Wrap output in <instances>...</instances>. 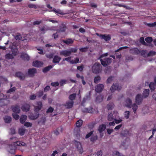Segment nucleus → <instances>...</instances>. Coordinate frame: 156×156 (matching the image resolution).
<instances>
[{"instance_id": "52", "label": "nucleus", "mask_w": 156, "mask_h": 156, "mask_svg": "<svg viewBox=\"0 0 156 156\" xmlns=\"http://www.w3.org/2000/svg\"><path fill=\"white\" fill-rule=\"evenodd\" d=\"M140 42L142 44L146 45V44L145 42L144 39L143 37H141L140 39Z\"/></svg>"}, {"instance_id": "28", "label": "nucleus", "mask_w": 156, "mask_h": 156, "mask_svg": "<svg viewBox=\"0 0 156 156\" xmlns=\"http://www.w3.org/2000/svg\"><path fill=\"white\" fill-rule=\"evenodd\" d=\"M149 91L148 89H145L144 90L142 96L144 98L147 97L149 95Z\"/></svg>"}, {"instance_id": "51", "label": "nucleus", "mask_w": 156, "mask_h": 156, "mask_svg": "<svg viewBox=\"0 0 156 156\" xmlns=\"http://www.w3.org/2000/svg\"><path fill=\"white\" fill-rule=\"evenodd\" d=\"M17 113H14L12 114V116L16 120H17L19 119L20 118V116L17 115Z\"/></svg>"}, {"instance_id": "6", "label": "nucleus", "mask_w": 156, "mask_h": 156, "mask_svg": "<svg viewBox=\"0 0 156 156\" xmlns=\"http://www.w3.org/2000/svg\"><path fill=\"white\" fill-rule=\"evenodd\" d=\"M96 34L100 37L101 39H103L105 41H108L111 39V36L110 34L106 35L105 34H99L98 33H96Z\"/></svg>"}, {"instance_id": "20", "label": "nucleus", "mask_w": 156, "mask_h": 156, "mask_svg": "<svg viewBox=\"0 0 156 156\" xmlns=\"http://www.w3.org/2000/svg\"><path fill=\"white\" fill-rule=\"evenodd\" d=\"M36 70L35 68L30 69L28 72V75L33 76L35 73H36Z\"/></svg>"}, {"instance_id": "44", "label": "nucleus", "mask_w": 156, "mask_h": 156, "mask_svg": "<svg viewBox=\"0 0 156 156\" xmlns=\"http://www.w3.org/2000/svg\"><path fill=\"white\" fill-rule=\"evenodd\" d=\"M101 80V77L99 76H97L94 78V82L97 84L98 83V82Z\"/></svg>"}, {"instance_id": "31", "label": "nucleus", "mask_w": 156, "mask_h": 156, "mask_svg": "<svg viewBox=\"0 0 156 156\" xmlns=\"http://www.w3.org/2000/svg\"><path fill=\"white\" fill-rule=\"evenodd\" d=\"M103 99V96L102 95L98 96L96 98V101L98 102H101Z\"/></svg>"}, {"instance_id": "54", "label": "nucleus", "mask_w": 156, "mask_h": 156, "mask_svg": "<svg viewBox=\"0 0 156 156\" xmlns=\"http://www.w3.org/2000/svg\"><path fill=\"white\" fill-rule=\"evenodd\" d=\"M129 111H126L125 112L124 116L125 118L128 119L129 118Z\"/></svg>"}, {"instance_id": "1", "label": "nucleus", "mask_w": 156, "mask_h": 156, "mask_svg": "<svg viewBox=\"0 0 156 156\" xmlns=\"http://www.w3.org/2000/svg\"><path fill=\"white\" fill-rule=\"evenodd\" d=\"M16 138L15 137H12L10 138L11 142L12 143V144L11 145V146H12L13 149L14 150L16 149V146H25L26 145V143L24 142L20 141H17Z\"/></svg>"}, {"instance_id": "58", "label": "nucleus", "mask_w": 156, "mask_h": 156, "mask_svg": "<svg viewBox=\"0 0 156 156\" xmlns=\"http://www.w3.org/2000/svg\"><path fill=\"white\" fill-rule=\"evenodd\" d=\"M79 79H80L81 80V81L83 84L84 85H85L86 82L84 80V77L83 76H81L79 75Z\"/></svg>"}, {"instance_id": "53", "label": "nucleus", "mask_w": 156, "mask_h": 156, "mask_svg": "<svg viewBox=\"0 0 156 156\" xmlns=\"http://www.w3.org/2000/svg\"><path fill=\"white\" fill-rule=\"evenodd\" d=\"M24 124V126L27 127H30L32 125V124L31 123L28 122H26Z\"/></svg>"}, {"instance_id": "57", "label": "nucleus", "mask_w": 156, "mask_h": 156, "mask_svg": "<svg viewBox=\"0 0 156 156\" xmlns=\"http://www.w3.org/2000/svg\"><path fill=\"white\" fill-rule=\"evenodd\" d=\"M113 154L114 155H115L116 156H124L122 154L120 153L118 151H115Z\"/></svg>"}, {"instance_id": "63", "label": "nucleus", "mask_w": 156, "mask_h": 156, "mask_svg": "<svg viewBox=\"0 0 156 156\" xmlns=\"http://www.w3.org/2000/svg\"><path fill=\"white\" fill-rule=\"evenodd\" d=\"M113 78V77L112 76H111L110 77H109L108 79H107V83L108 84L110 83L112 80V78Z\"/></svg>"}, {"instance_id": "62", "label": "nucleus", "mask_w": 156, "mask_h": 156, "mask_svg": "<svg viewBox=\"0 0 156 156\" xmlns=\"http://www.w3.org/2000/svg\"><path fill=\"white\" fill-rule=\"evenodd\" d=\"M51 84L52 86L55 87L58 86L59 85V83L58 82H56L51 83Z\"/></svg>"}, {"instance_id": "11", "label": "nucleus", "mask_w": 156, "mask_h": 156, "mask_svg": "<svg viewBox=\"0 0 156 156\" xmlns=\"http://www.w3.org/2000/svg\"><path fill=\"white\" fill-rule=\"evenodd\" d=\"M104 86L103 84L97 85L95 87V91L97 92L100 93L103 90Z\"/></svg>"}, {"instance_id": "27", "label": "nucleus", "mask_w": 156, "mask_h": 156, "mask_svg": "<svg viewBox=\"0 0 156 156\" xmlns=\"http://www.w3.org/2000/svg\"><path fill=\"white\" fill-rule=\"evenodd\" d=\"M106 128V126L105 124H102L99 126L98 130L100 133H101L104 131Z\"/></svg>"}, {"instance_id": "43", "label": "nucleus", "mask_w": 156, "mask_h": 156, "mask_svg": "<svg viewBox=\"0 0 156 156\" xmlns=\"http://www.w3.org/2000/svg\"><path fill=\"white\" fill-rule=\"evenodd\" d=\"M98 139V136L96 135L95 136H92L90 138V141L94 142Z\"/></svg>"}, {"instance_id": "10", "label": "nucleus", "mask_w": 156, "mask_h": 156, "mask_svg": "<svg viewBox=\"0 0 156 156\" xmlns=\"http://www.w3.org/2000/svg\"><path fill=\"white\" fill-rule=\"evenodd\" d=\"M11 108L12 111L14 113H19L20 111V106L18 105L12 106Z\"/></svg>"}, {"instance_id": "55", "label": "nucleus", "mask_w": 156, "mask_h": 156, "mask_svg": "<svg viewBox=\"0 0 156 156\" xmlns=\"http://www.w3.org/2000/svg\"><path fill=\"white\" fill-rule=\"evenodd\" d=\"M147 25L150 27H153L156 26V22L153 23H147Z\"/></svg>"}, {"instance_id": "47", "label": "nucleus", "mask_w": 156, "mask_h": 156, "mask_svg": "<svg viewBox=\"0 0 156 156\" xmlns=\"http://www.w3.org/2000/svg\"><path fill=\"white\" fill-rule=\"evenodd\" d=\"M156 54V52L153 51H150L147 54V56H153L154 55Z\"/></svg>"}, {"instance_id": "17", "label": "nucleus", "mask_w": 156, "mask_h": 156, "mask_svg": "<svg viewBox=\"0 0 156 156\" xmlns=\"http://www.w3.org/2000/svg\"><path fill=\"white\" fill-rule=\"evenodd\" d=\"M60 55H63L65 57L69 56L71 55L70 52L68 50H63L60 52Z\"/></svg>"}, {"instance_id": "14", "label": "nucleus", "mask_w": 156, "mask_h": 156, "mask_svg": "<svg viewBox=\"0 0 156 156\" xmlns=\"http://www.w3.org/2000/svg\"><path fill=\"white\" fill-rule=\"evenodd\" d=\"M15 75L16 77L19 78L21 80H24L25 78V75L20 72H17Z\"/></svg>"}, {"instance_id": "48", "label": "nucleus", "mask_w": 156, "mask_h": 156, "mask_svg": "<svg viewBox=\"0 0 156 156\" xmlns=\"http://www.w3.org/2000/svg\"><path fill=\"white\" fill-rule=\"evenodd\" d=\"M49 30V28L47 27L46 26H43L42 28H41L40 29V30L41 31L43 32V33L44 34L45 33V32L44 31H47L48 30Z\"/></svg>"}, {"instance_id": "18", "label": "nucleus", "mask_w": 156, "mask_h": 156, "mask_svg": "<svg viewBox=\"0 0 156 156\" xmlns=\"http://www.w3.org/2000/svg\"><path fill=\"white\" fill-rule=\"evenodd\" d=\"M46 121V118L44 117H42L38 121V124L40 126L44 125Z\"/></svg>"}, {"instance_id": "33", "label": "nucleus", "mask_w": 156, "mask_h": 156, "mask_svg": "<svg viewBox=\"0 0 156 156\" xmlns=\"http://www.w3.org/2000/svg\"><path fill=\"white\" fill-rule=\"evenodd\" d=\"M26 131V129L23 128H20L19 129V134L22 136L24 135Z\"/></svg>"}, {"instance_id": "40", "label": "nucleus", "mask_w": 156, "mask_h": 156, "mask_svg": "<svg viewBox=\"0 0 156 156\" xmlns=\"http://www.w3.org/2000/svg\"><path fill=\"white\" fill-rule=\"evenodd\" d=\"M114 106L113 103H110L107 105V107L108 110H111L113 108Z\"/></svg>"}, {"instance_id": "9", "label": "nucleus", "mask_w": 156, "mask_h": 156, "mask_svg": "<svg viewBox=\"0 0 156 156\" xmlns=\"http://www.w3.org/2000/svg\"><path fill=\"white\" fill-rule=\"evenodd\" d=\"M121 89V87L119 86L118 84L113 83L110 88V90L112 92H114L115 90H119Z\"/></svg>"}, {"instance_id": "50", "label": "nucleus", "mask_w": 156, "mask_h": 156, "mask_svg": "<svg viewBox=\"0 0 156 156\" xmlns=\"http://www.w3.org/2000/svg\"><path fill=\"white\" fill-rule=\"evenodd\" d=\"M133 107V109L134 113H136V111L137 109V106L136 105V104H134L133 105H132Z\"/></svg>"}, {"instance_id": "42", "label": "nucleus", "mask_w": 156, "mask_h": 156, "mask_svg": "<svg viewBox=\"0 0 156 156\" xmlns=\"http://www.w3.org/2000/svg\"><path fill=\"white\" fill-rule=\"evenodd\" d=\"M113 114L112 113H109L108 115L107 119L109 121H111L113 119Z\"/></svg>"}, {"instance_id": "34", "label": "nucleus", "mask_w": 156, "mask_h": 156, "mask_svg": "<svg viewBox=\"0 0 156 156\" xmlns=\"http://www.w3.org/2000/svg\"><path fill=\"white\" fill-rule=\"evenodd\" d=\"M52 68V66H49L44 68L43 69V72L44 73H46L50 70Z\"/></svg>"}, {"instance_id": "64", "label": "nucleus", "mask_w": 156, "mask_h": 156, "mask_svg": "<svg viewBox=\"0 0 156 156\" xmlns=\"http://www.w3.org/2000/svg\"><path fill=\"white\" fill-rule=\"evenodd\" d=\"M16 90V88L15 87H13L12 88L10 89L9 90H8L7 91V93H9L11 92H12L13 91H14Z\"/></svg>"}, {"instance_id": "23", "label": "nucleus", "mask_w": 156, "mask_h": 156, "mask_svg": "<svg viewBox=\"0 0 156 156\" xmlns=\"http://www.w3.org/2000/svg\"><path fill=\"white\" fill-rule=\"evenodd\" d=\"M130 51L132 54L135 55H138L140 53V51L137 48H132Z\"/></svg>"}, {"instance_id": "35", "label": "nucleus", "mask_w": 156, "mask_h": 156, "mask_svg": "<svg viewBox=\"0 0 156 156\" xmlns=\"http://www.w3.org/2000/svg\"><path fill=\"white\" fill-rule=\"evenodd\" d=\"M50 11H52L53 12L58 14L62 15L63 14V12L59 9H56L55 8H53L52 10Z\"/></svg>"}, {"instance_id": "45", "label": "nucleus", "mask_w": 156, "mask_h": 156, "mask_svg": "<svg viewBox=\"0 0 156 156\" xmlns=\"http://www.w3.org/2000/svg\"><path fill=\"white\" fill-rule=\"evenodd\" d=\"M147 43H150L153 41V39L151 37H148L145 39Z\"/></svg>"}, {"instance_id": "26", "label": "nucleus", "mask_w": 156, "mask_h": 156, "mask_svg": "<svg viewBox=\"0 0 156 156\" xmlns=\"http://www.w3.org/2000/svg\"><path fill=\"white\" fill-rule=\"evenodd\" d=\"M11 50L12 52V54L14 56H16L17 54L18 49L16 47H12L11 48Z\"/></svg>"}, {"instance_id": "16", "label": "nucleus", "mask_w": 156, "mask_h": 156, "mask_svg": "<svg viewBox=\"0 0 156 156\" xmlns=\"http://www.w3.org/2000/svg\"><path fill=\"white\" fill-rule=\"evenodd\" d=\"M94 109L91 107L89 108H84L82 109V112L83 113H92L93 112Z\"/></svg>"}, {"instance_id": "21", "label": "nucleus", "mask_w": 156, "mask_h": 156, "mask_svg": "<svg viewBox=\"0 0 156 156\" xmlns=\"http://www.w3.org/2000/svg\"><path fill=\"white\" fill-rule=\"evenodd\" d=\"M126 107L129 108H130L132 107V102L131 99L129 98H127L126 99Z\"/></svg>"}, {"instance_id": "61", "label": "nucleus", "mask_w": 156, "mask_h": 156, "mask_svg": "<svg viewBox=\"0 0 156 156\" xmlns=\"http://www.w3.org/2000/svg\"><path fill=\"white\" fill-rule=\"evenodd\" d=\"M93 131H91L90 132L88 133L86 135L85 138L87 139L90 137L93 134Z\"/></svg>"}, {"instance_id": "49", "label": "nucleus", "mask_w": 156, "mask_h": 156, "mask_svg": "<svg viewBox=\"0 0 156 156\" xmlns=\"http://www.w3.org/2000/svg\"><path fill=\"white\" fill-rule=\"evenodd\" d=\"M14 38L16 40H20L21 39L22 37L20 34H18L15 36Z\"/></svg>"}, {"instance_id": "56", "label": "nucleus", "mask_w": 156, "mask_h": 156, "mask_svg": "<svg viewBox=\"0 0 156 156\" xmlns=\"http://www.w3.org/2000/svg\"><path fill=\"white\" fill-rule=\"evenodd\" d=\"M88 49V47H84L80 48V50L82 52H86L87 51Z\"/></svg>"}, {"instance_id": "15", "label": "nucleus", "mask_w": 156, "mask_h": 156, "mask_svg": "<svg viewBox=\"0 0 156 156\" xmlns=\"http://www.w3.org/2000/svg\"><path fill=\"white\" fill-rule=\"evenodd\" d=\"M30 105L27 104H25L21 107V109L23 112H27L30 110Z\"/></svg>"}, {"instance_id": "12", "label": "nucleus", "mask_w": 156, "mask_h": 156, "mask_svg": "<svg viewBox=\"0 0 156 156\" xmlns=\"http://www.w3.org/2000/svg\"><path fill=\"white\" fill-rule=\"evenodd\" d=\"M43 62L39 61H35L33 62V66L37 67H41L43 66Z\"/></svg>"}, {"instance_id": "13", "label": "nucleus", "mask_w": 156, "mask_h": 156, "mask_svg": "<svg viewBox=\"0 0 156 156\" xmlns=\"http://www.w3.org/2000/svg\"><path fill=\"white\" fill-rule=\"evenodd\" d=\"M74 101H68L64 105L66 108L69 109L72 108L73 106Z\"/></svg>"}, {"instance_id": "5", "label": "nucleus", "mask_w": 156, "mask_h": 156, "mask_svg": "<svg viewBox=\"0 0 156 156\" xmlns=\"http://www.w3.org/2000/svg\"><path fill=\"white\" fill-rule=\"evenodd\" d=\"M34 111L35 112L39 113L43 107V105L42 102L41 101H37L36 102V105H34Z\"/></svg>"}, {"instance_id": "2", "label": "nucleus", "mask_w": 156, "mask_h": 156, "mask_svg": "<svg viewBox=\"0 0 156 156\" xmlns=\"http://www.w3.org/2000/svg\"><path fill=\"white\" fill-rule=\"evenodd\" d=\"M102 69V67L99 62H95L92 67V71L95 74L100 73Z\"/></svg>"}, {"instance_id": "46", "label": "nucleus", "mask_w": 156, "mask_h": 156, "mask_svg": "<svg viewBox=\"0 0 156 156\" xmlns=\"http://www.w3.org/2000/svg\"><path fill=\"white\" fill-rule=\"evenodd\" d=\"M89 98L88 96H86L84 97L83 99V101H82L81 103V106H84V104L86 102V101Z\"/></svg>"}, {"instance_id": "60", "label": "nucleus", "mask_w": 156, "mask_h": 156, "mask_svg": "<svg viewBox=\"0 0 156 156\" xmlns=\"http://www.w3.org/2000/svg\"><path fill=\"white\" fill-rule=\"evenodd\" d=\"M129 47L127 46H123L122 47H121L119 49H118L117 50H116L115 51V52H119L120 50H122V49H126L128 48Z\"/></svg>"}, {"instance_id": "59", "label": "nucleus", "mask_w": 156, "mask_h": 156, "mask_svg": "<svg viewBox=\"0 0 156 156\" xmlns=\"http://www.w3.org/2000/svg\"><path fill=\"white\" fill-rule=\"evenodd\" d=\"M54 111V109L51 107H49L48 109H47L46 113H51Z\"/></svg>"}, {"instance_id": "29", "label": "nucleus", "mask_w": 156, "mask_h": 156, "mask_svg": "<svg viewBox=\"0 0 156 156\" xmlns=\"http://www.w3.org/2000/svg\"><path fill=\"white\" fill-rule=\"evenodd\" d=\"M3 119L5 122L7 123H9L12 121L11 117L9 116H5L4 118Z\"/></svg>"}, {"instance_id": "25", "label": "nucleus", "mask_w": 156, "mask_h": 156, "mask_svg": "<svg viewBox=\"0 0 156 156\" xmlns=\"http://www.w3.org/2000/svg\"><path fill=\"white\" fill-rule=\"evenodd\" d=\"M27 116L26 115H22L21 116L20 119V121L21 124H24L27 120Z\"/></svg>"}, {"instance_id": "3", "label": "nucleus", "mask_w": 156, "mask_h": 156, "mask_svg": "<svg viewBox=\"0 0 156 156\" xmlns=\"http://www.w3.org/2000/svg\"><path fill=\"white\" fill-rule=\"evenodd\" d=\"M8 103V101L5 98L4 94L2 93H0V106H2L6 105Z\"/></svg>"}, {"instance_id": "19", "label": "nucleus", "mask_w": 156, "mask_h": 156, "mask_svg": "<svg viewBox=\"0 0 156 156\" xmlns=\"http://www.w3.org/2000/svg\"><path fill=\"white\" fill-rule=\"evenodd\" d=\"M62 41L67 45L73 44L74 41L71 38H68L66 40H62Z\"/></svg>"}, {"instance_id": "22", "label": "nucleus", "mask_w": 156, "mask_h": 156, "mask_svg": "<svg viewBox=\"0 0 156 156\" xmlns=\"http://www.w3.org/2000/svg\"><path fill=\"white\" fill-rule=\"evenodd\" d=\"M73 134L75 136H78V120L76 122V127L74 130Z\"/></svg>"}, {"instance_id": "36", "label": "nucleus", "mask_w": 156, "mask_h": 156, "mask_svg": "<svg viewBox=\"0 0 156 156\" xmlns=\"http://www.w3.org/2000/svg\"><path fill=\"white\" fill-rule=\"evenodd\" d=\"M60 129V131L61 132H62L63 131V128L62 127H58V128L56 129L54 131V133L56 135H58L59 134V132H58V130Z\"/></svg>"}, {"instance_id": "30", "label": "nucleus", "mask_w": 156, "mask_h": 156, "mask_svg": "<svg viewBox=\"0 0 156 156\" xmlns=\"http://www.w3.org/2000/svg\"><path fill=\"white\" fill-rule=\"evenodd\" d=\"M66 29V26L64 24H61L59 27V31L61 32L65 31Z\"/></svg>"}, {"instance_id": "41", "label": "nucleus", "mask_w": 156, "mask_h": 156, "mask_svg": "<svg viewBox=\"0 0 156 156\" xmlns=\"http://www.w3.org/2000/svg\"><path fill=\"white\" fill-rule=\"evenodd\" d=\"M21 57L22 58H24L27 60H28L30 59V57L27 55L26 54H23L21 56Z\"/></svg>"}, {"instance_id": "38", "label": "nucleus", "mask_w": 156, "mask_h": 156, "mask_svg": "<svg viewBox=\"0 0 156 156\" xmlns=\"http://www.w3.org/2000/svg\"><path fill=\"white\" fill-rule=\"evenodd\" d=\"M76 97V94L75 93H74L69 95V98L70 100V101H73L74 100Z\"/></svg>"}, {"instance_id": "8", "label": "nucleus", "mask_w": 156, "mask_h": 156, "mask_svg": "<svg viewBox=\"0 0 156 156\" xmlns=\"http://www.w3.org/2000/svg\"><path fill=\"white\" fill-rule=\"evenodd\" d=\"M144 98L141 94H137L136 97V102L138 105H140L143 99Z\"/></svg>"}, {"instance_id": "39", "label": "nucleus", "mask_w": 156, "mask_h": 156, "mask_svg": "<svg viewBox=\"0 0 156 156\" xmlns=\"http://www.w3.org/2000/svg\"><path fill=\"white\" fill-rule=\"evenodd\" d=\"M13 56L14 55L12 54L9 53L5 55V58L6 59H12L13 58Z\"/></svg>"}, {"instance_id": "37", "label": "nucleus", "mask_w": 156, "mask_h": 156, "mask_svg": "<svg viewBox=\"0 0 156 156\" xmlns=\"http://www.w3.org/2000/svg\"><path fill=\"white\" fill-rule=\"evenodd\" d=\"M149 87L151 91L154 90L155 88V84L153 83H151L149 84Z\"/></svg>"}, {"instance_id": "24", "label": "nucleus", "mask_w": 156, "mask_h": 156, "mask_svg": "<svg viewBox=\"0 0 156 156\" xmlns=\"http://www.w3.org/2000/svg\"><path fill=\"white\" fill-rule=\"evenodd\" d=\"M61 59V57L57 55H55L53 60V62L55 63H58Z\"/></svg>"}, {"instance_id": "7", "label": "nucleus", "mask_w": 156, "mask_h": 156, "mask_svg": "<svg viewBox=\"0 0 156 156\" xmlns=\"http://www.w3.org/2000/svg\"><path fill=\"white\" fill-rule=\"evenodd\" d=\"M39 115V113L37 112H35L34 113H31L28 115V117L29 119L32 120H35L37 119Z\"/></svg>"}, {"instance_id": "4", "label": "nucleus", "mask_w": 156, "mask_h": 156, "mask_svg": "<svg viewBox=\"0 0 156 156\" xmlns=\"http://www.w3.org/2000/svg\"><path fill=\"white\" fill-rule=\"evenodd\" d=\"M101 65L104 67L109 65L112 62V59L110 58H106L103 59H99Z\"/></svg>"}, {"instance_id": "32", "label": "nucleus", "mask_w": 156, "mask_h": 156, "mask_svg": "<svg viewBox=\"0 0 156 156\" xmlns=\"http://www.w3.org/2000/svg\"><path fill=\"white\" fill-rule=\"evenodd\" d=\"M129 131L125 130L123 131L121 133V135L122 137H127L129 134Z\"/></svg>"}]
</instances>
